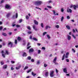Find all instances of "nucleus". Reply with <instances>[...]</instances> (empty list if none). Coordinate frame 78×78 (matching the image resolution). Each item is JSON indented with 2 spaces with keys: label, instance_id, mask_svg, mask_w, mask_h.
Instances as JSON below:
<instances>
[{
  "label": "nucleus",
  "instance_id": "69168bd1",
  "mask_svg": "<svg viewBox=\"0 0 78 78\" xmlns=\"http://www.w3.org/2000/svg\"><path fill=\"white\" fill-rule=\"evenodd\" d=\"M42 49L43 50H45V47H43L42 48Z\"/></svg>",
  "mask_w": 78,
  "mask_h": 78
},
{
  "label": "nucleus",
  "instance_id": "a878e982",
  "mask_svg": "<svg viewBox=\"0 0 78 78\" xmlns=\"http://www.w3.org/2000/svg\"><path fill=\"white\" fill-rule=\"evenodd\" d=\"M26 18L27 20H28V19H29V16H28V15H27L26 16Z\"/></svg>",
  "mask_w": 78,
  "mask_h": 78
},
{
  "label": "nucleus",
  "instance_id": "aec40b11",
  "mask_svg": "<svg viewBox=\"0 0 78 78\" xmlns=\"http://www.w3.org/2000/svg\"><path fill=\"white\" fill-rule=\"evenodd\" d=\"M33 40H34V41H38L37 39L35 37L33 38Z\"/></svg>",
  "mask_w": 78,
  "mask_h": 78
},
{
  "label": "nucleus",
  "instance_id": "39448f33",
  "mask_svg": "<svg viewBox=\"0 0 78 78\" xmlns=\"http://www.w3.org/2000/svg\"><path fill=\"white\" fill-rule=\"evenodd\" d=\"M51 73H50V75L51 76L53 77L54 76V75H53V73H54V71H51Z\"/></svg>",
  "mask_w": 78,
  "mask_h": 78
},
{
  "label": "nucleus",
  "instance_id": "6ab92c4d",
  "mask_svg": "<svg viewBox=\"0 0 78 78\" xmlns=\"http://www.w3.org/2000/svg\"><path fill=\"white\" fill-rule=\"evenodd\" d=\"M52 11L53 12V14L54 15V16H56V14L55 13V10H52Z\"/></svg>",
  "mask_w": 78,
  "mask_h": 78
},
{
  "label": "nucleus",
  "instance_id": "5fc2aeb1",
  "mask_svg": "<svg viewBox=\"0 0 78 78\" xmlns=\"http://www.w3.org/2000/svg\"><path fill=\"white\" fill-rule=\"evenodd\" d=\"M38 54H40L41 53V50H38Z\"/></svg>",
  "mask_w": 78,
  "mask_h": 78
},
{
  "label": "nucleus",
  "instance_id": "2eb2a0df",
  "mask_svg": "<svg viewBox=\"0 0 78 78\" xmlns=\"http://www.w3.org/2000/svg\"><path fill=\"white\" fill-rule=\"evenodd\" d=\"M6 67H7V65H4L3 66V69H6Z\"/></svg>",
  "mask_w": 78,
  "mask_h": 78
},
{
  "label": "nucleus",
  "instance_id": "4c0bfd02",
  "mask_svg": "<svg viewBox=\"0 0 78 78\" xmlns=\"http://www.w3.org/2000/svg\"><path fill=\"white\" fill-rule=\"evenodd\" d=\"M16 27L17 28H19V27H20V25H17L16 26Z\"/></svg>",
  "mask_w": 78,
  "mask_h": 78
},
{
  "label": "nucleus",
  "instance_id": "f8f14e48",
  "mask_svg": "<svg viewBox=\"0 0 78 78\" xmlns=\"http://www.w3.org/2000/svg\"><path fill=\"white\" fill-rule=\"evenodd\" d=\"M10 16H11V13H8L7 14L6 17L7 18H8V17H9Z\"/></svg>",
  "mask_w": 78,
  "mask_h": 78
},
{
  "label": "nucleus",
  "instance_id": "f03ea898",
  "mask_svg": "<svg viewBox=\"0 0 78 78\" xmlns=\"http://www.w3.org/2000/svg\"><path fill=\"white\" fill-rule=\"evenodd\" d=\"M8 46L9 47H12L13 46V43L11 41H9L8 44Z\"/></svg>",
  "mask_w": 78,
  "mask_h": 78
},
{
  "label": "nucleus",
  "instance_id": "6e6552de",
  "mask_svg": "<svg viewBox=\"0 0 78 78\" xmlns=\"http://www.w3.org/2000/svg\"><path fill=\"white\" fill-rule=\"evenodd\" d=\"M33 29L35 30V31H37L38 30L36 28V25H34L33 26Z\"/></svg>",
  "mask_w": 78,
  "mask_h": 78
},
{
  "label": "nucleus",
  "instance_id": "b1692460",
  "mask_svg": "<svg viewBox=\"0 0 78 78\" xmlns=\"http://www.w3.org/2000/svg\"><path fill=\"white\" fill-rule=\"evenodd\" d=\"M55 27H56V28H59V25H56L55 26Z\"/></svg>",
  "mask_w": 78,
  "mask_h": 78
},
{
  "label": "nucleus",
  "instance_id": "9d476101",
  "mask_svg": "<svg viewBox=\"0 0 78 78\" xmlns=\"http://www.w3.org/2000/svg\"><path fill=\"white\" fill-rule=\"evenodd\" d=\"M67 37L68 40V41H70V40L71 39V36H70L69 35H68L67 36Z\"/></svg>",
  "mask_w": 78,
  "mask_h": 78
},
{
  "label": "nucleus",
  "instance_id": "37998d69",
  "mask_svg": "<svg viewBox=\"0 0 78 78\" xmlns=\"http://www.w3.org/2000/svg\"><path fill=\"white\" fill-rule=\"evenodd\" d=\"M31 70V69H29L28 71H27V73H29V72H30Z\"/></svg>",
  "mask_w": 78,
  "mask_h": 78
},
{
  "label": "nucleus",
  "instance_id": "f257e3e1",
  "mask_svg": "<svg viewBox=\"0 0 78 78\" xmlns=\"http://www.w3.org/2000/svg\"><path fill=\"white\" fill-rule=\"evenodd\" d=\"M42 4V1H38L35 2V4L36 5H41V4Z\"/></svg>",
  "mask_w": 78,
  "mask_h": 78
},
{
  "label": "nucleus",
  "instance_id": "774afa93",
  "mask_svg": "<svg viewBox=\"0 0 78 78\" xmlns=\"http://www.w3.org/2000/svg\"><path fill=\"white\" fill-rule=\"evenodd\" d=\"M73 33H75V30L74 29H73Z\"/></svg>",
  "mask_w": 78,
  "mask_h": 78
},
{
  "label": "nucleus",
  "instance_id": "13d9d810",
  "mask_svg": "<svg viewBox=\"0 0 78 78\" xmlns=\"http://www.w3.org/2000/svg\"><path fill=\"white\" fill-rule=\"evenodd\" d=\"M31 62H34V59H32L31 60Z\"/></svg>",
  "mask_w": 78,
  "mask_h": 78
},
{
  "label": "nucleus",
  "instance_id": "ddd939ff",
  "mask_svg": "<svg viewBox=\"0 0 78 78\" xmlns=\"http://www.w3.org/2000/svg\"><path fill=\"white\" fill-rule=\"evenodd\" d=\"M66 28H67L68 29V30H70V26H69L68 25H67L66 26Z\"/></svg>",
  "mask_w": 78,
  "mask_h": 78
},
{
  "label": "nucleus",
  "instance_id": "58836bf2",
  "mask_svg": "<svg viewBox=\"0 0 78 78\" xmlns=\"http://www.w3.org/2000/svg\"><path fill=\"white\" fill-rule=\"evenodd\" d=\"M18 41H20V40H21V38H20V37H18Z\"/></svg>",
  "mask_w": 78,
  "mask_h": 78
},
{
  "label": "nucleus",
  "instance_id": "864d4df0",
  "mask_svg": "<svg viewBox=\"0 0 78 78\" xmlns=\"http://www.w3.org/2000/svg\"><path fill=\"white\" fill-rule=\"evenodd\" d=\"M8 34H9V35L10 36H11V34H12V33L9 32L8 33Z\"/></svg>",
  "mask_w": 78,
  "mask_h": 78
},
{
  "label": "nucleus",
  "instance_id": "338daca9",
  "mask_svg": "<svg viewBox=\"0 0 78 78\" xmlns=\"http://www.w3.org/2000/svg\"><path fill=\"white\" fill-rule=\"evenodd\" d=\"M11 63L12 64H14V63L15 62L14 61H11Z\"/></svg>",
  "mask_w": 78,
  "mask_h": 78
},
{
  "label": "nucleus",
  "instance_id": "49530a36",
  "mask_svg": "<svg viewBox=\"0 0 78 78\" xmlns=\"http://www.w3.org/2000/svg\"><path fill=\"white\" fill-rule=\"evenodd\" d=\"M22 22V19H20L19 20V23H21Z\"/></svg>",
  "mask_w": 78,
  "mask_h": 78
},
{
  "label": "nucleus",
  "instance_id": "4be33fe9",
  "mask_svg": "<svg viewBox=\"0 0 78 78\" xmlns=\"http://www.w3.org/2000/svg\"><path fill=\"white\" fill-rule=\"evenodd\" d=\"M48 72H46L45 74V76H48Z\"/></svg>",
  "mask_w": 78,
  "mask_h": 78
},
{
  "label": "nucleus",
  "instance_id": "a19ab883",
  "mask_svg": "<svg viewBox=\"0 0 78 78\" xmlns=\"http://www.w3.org/2000/svg\"><path fill=\"white\" fill-rule=\"evenodd\" d=\"M72 36H73V38H74V39H76V37L73 34L72 35Z\"/></svg>",
  "mask_w": 78,
  "mask_h": 78
},
{
  "label": "nucleus",
  "instance_id": "79ce46f5",
  "mask_svg": "<svg viewBox=\"0 0 78 78\" xmlns=\"http://www.w3.org/2000/svg\"><path fill=\"white\" fill-rule=\"evenodd\" d=\"M47 65L46 64H44V67H47Z\"/></svg>",
  "mask_w": 78,
  "mask_h": 78
},
{
  "label": "nucleus",
  "instance_id": "c85d7f7f",
  "mask_svg": "<svg viewBox=\"0 0 78 78\" xmlns=\"http://www.w3.org/2000/svg\"><path fill=\"white\" fill-rule=\"evenodd\" d=\"M41 26L42 28H44V24L43 23H41Z\"/></svg>",
  "mask_w": 78,
  "mask_h": 78
},
{
  "label": "nucleus",
  "instance_id": "c9c22d12",
  "mask_svg": "<svg viewBox=\"0 0 78 78\" xmlns=\"http://www.w3.org/2000/svg\"><path fill=\"white\" fill-rule=\"evenodd\" d=\"M28 34H32V32L31 31H29L27 32Z\"/></svg>",
  "mask_w": 78,
  "mask_h": 78
},
{
  "label": "nucleus",
  "instance_id": "4468645a",
  "mask_svg": "<svg viewBox=\"0 0 78 78\" xmlns=\"http://www.w3.org/2000/svg\"><path fill=\"white\" fill-rule=\"evenodd\" d=\"M2 35H3V36H7V34H6L4 33H2Z\"/></svg>",
  "mask_w": 78,
  "mask_h": 78
},
{
  "label": "nucleus",
  "instance_id": "1a4fd4ad",
  "mask_svg": "<svg viewBox=\"0 0 78 78\" xmlns=\"http://www.w3.org/2000/svg\"><path fill=\"white\" fill-rule=\"evenodd\" d=\"M34 22L35 25H38V24H39V23L37 21H36V20H34Z\"/></svg>",
  "mask_w": 78,
  "mask_h": 78
},
{
  "label": "nucleus",
  "instance_id": "f704fd0d",
  "mask_svg": "<svg viewBox=\"0 0 78 78\" xmlns=\"http://www.w3.org/2000/svg\"><path fill=\"white\" fill-rule=\"evenodd\" d=\"M48 28V25L46 26V27H45V29L47 30Z\"/></svg>",
  "mask_w": 78,
  "mask_h": 78
},
{
  "label": "nucleus",
  "instance_id": "7ed1b4c3",
  "mask_svg": "<svg viewBox=\"0 0 78 78\" xmlns=\"http://www.w3.org/2000/svg\"><path fill=\"white\" fill-rule=\"evenodd\" d=\"M18 17V13H16L15 15H13L12 16V18L13 19H15V18H17V17Z\"/></svg>",
  "mask_w": 78,
  "mask_h": 78
},
{
  "label": "nucleus",
  "instance_id": "c756f323",
  "mask_svg": "<svg viewBox=\"0 0 78 78\" xmlns=\"http://www.w3.org/2000/svg\"><path fill=\"white\" fill-rule=\"evenodd\" d=\"M47 34L46 32H44L43 34V36H45Z\"/></svg>",
  "mask_w": 78,
  "mask_h": 78
},
{
  "label": "nucleus",
  "instance_id": "2f4dec72",
  "mask_svg": "<svg viewBox=\"0 0 78 78\" xmlns=\"http://www.w3.org/2000/svg\"><path fill=\"white\" fill-rule=\"evenodd\" d=\"M27 29H28L29 30H31V28H30V26H28L27 27Z\"/></svg>",
  "mask_w": 78,
  "mask_h": 78
},
{
  "label": "nucleus",
  "instance_id": "4d7b16f0",
  "mask_svg": "<svg viewBox=\"0 0 78 78\" xmlns=\"http://www.w3.org/2000/svg\"><path fill=\"white\" fill-rule=\"evenodd\" d=\"M69 55V52H67L66 54V56H68V55Z\"/></svg>",
  "mask_w": 78,
  "mask_h": 78
},
{
  "label": "nucleus",
  "instance_id": "6e6d98bb",
  "mask_svg": "<svg viewBox=\"0 0 78 78\" xmlns=\"http://www.w3.org/2000/svg\"><path fill=\"white\" fill-rule=\"evenodd\" d=\"M37 45H38V46H40V45H41V44L39 43H37Z\"/></svg>",
  "mask_w": 78,
  "mask_h": 78
},
{
  "label": "nucleus",
  "instance_id": "603ef678",
  "mask_svg": "<svg viewBox=\"0 0 78 78\" xmlns=\"http://www.w3.org/2000/svg\"><path fill=\"white\" fill-rule=\"evenodd\" d=\"M61 12H64V9H62H62H61Z\"/></svg>",
  "mask_w": 78,
  "mask_h": 78
},
{
  "label": "nucleus",
  "instance_id": "20e7f679",
  "mask_svg": "<svg viewBox=\"0 0 78 78\" xmlns=\"http://www.w3.org/2000/svg\"><path fill=\"white\" fill-rule=\"evenodd\" d=\"M72 10L70 9H69V8L68 7L67 9V12H70V13H72Z\"/></svg>",
  "mask_w": 78,
  "mask_h": 78
},
{
  "label": "nucleus",
  "instance_id": "0eeeda50",
  "mask_svg": "<svg viewBox=\"0 0 78 78\" xmlns=\"http://www.w3.org/2000/svg\"><path fill=\"white\" fill-rule=\"evenodd\" d=\"M34 51V49L33 48H31L29 49V53H32Z\"/></svg>",
  "mask_w": 78,
  "mask_h": 78
},
{
  "label": "nucleus",
  "instance_id": "423d86ee",
  "mask_svg": "<svg viewBox=\"0 0 78 78\" xmlns=\"http://www.w3.org/2000/svg\"><path fill=\"white\" fill-rule=\"evenodd\" d=\"M63 71L64 73H67V68H64Z\"/></svg>",
  "mask_w": 78,
  "mask_h": 78
},
{
  "label": "nucleus",
  "instance_id": "393cba45",
  "mask_svg": "<svg viewBox=\"0 0 78 78\" xmlns=\"http://www.w3.org/2000/svg\"><path fill=\"white\" fill-rule=\"evenodd\" d=\"M32 75H33V76H35L36 75V74H34V73L32 72Z\"/></svg>",
  "mask_w": 78,
  "mask_h": 78
},
{
  "label": "nucleus",
  "instance_id": "bf43d9fd",
  "mask_svg": "<svg viewBox=\"0 0 78 78\" xmlns=\"http://www.w3.org/2000/svg\"><path fill=\"white\" fill-rule=\"evenodd\" d=\"M66 60L67 62H69V59H66Z\"/></svg>",
  "mask_w": 78,
  "mask_h": 78
},
{
  "label": "nucleus",
  "instance_id": "bb28decb",
  "mask_svg": "<svg viewBox=\"0 0 78 78\" xmlns=\"http://www.w3.org/2000/svg\"><path fill=\"white\" fill-rule=\"evenodd\" d=\"M47 36L48 39H50V35H49V34H47Z\"/></svg>",
  "mask_w": 78,
  "mask_h": 78
},
{
  "label": "nucleus",
  "instance_id": "473e14b6",
  "mask_svg": "<svg viewBox=\"0 0 78 78\" xmlns=\"http://www.w3.org/2000/svg\"><path fill=\"white\" fill-rule=\"evenodd\" d=\"M64 20V16H62L61 18V22H62V20Z\"/></svg>",
  "mask_w": 78,
  "mask_h": 78
},
{
  "label": "nucleus",
  "instance_id": "09e8293b",
  "mask_svg": "<svg viewBox=\"0 0 78 78\" xmlns=\"http://www.w3.org/2000/svg\"><path fill=\"white\" fill-rule=\"evenodd\" d=\"M67 18L68 19H70V16H67Z\"/></svg>",
  "mask_w": 78,
  "mask_h": 78
},
{
  "label": "nucleus",
  "instance_id": "3c124183",
  "mask_svg": "<svg viewBox=\"0 0 78 78\" xmlns=\"http://www.w3.org/2000/svg\"><path fill=\"white\" fill-rule=\"evenodd\" d=\"M54 63H55V65H58V63H57V62H54Z\"/></svg>",
  "mask_w": 78,
  "mask_h": 78
},
{
  "label": "nucleus",
  "instance_id": "680f3d73",
  "mask_svg": "<svg viewBox=\"0 0 78 78\" xmlns=\"http://www.w3.org/2000/svg\"><path fill=\"white\" fill-rule=\"evenodd\" d=\"M14 69L13 68V67H11V69L12 70H14Z\"/></svg>",
  "mask_w": 78,
  "mask_h": 78
},
{
  "label": "nucleus",
  "instance_id": "412c9836",
  "mask_svg": "<svg viewBox=\"0 0 78 78\" xmlns=\"http://www.w3.org/2000/svg\"><path fill=\"white\" fill-rule=\"evenodd\" d=\"M37 65L39 64H40V61L39 60L37 61Z\"/></svg>",
  "mask_w": 78,
  "mask_h": 78
},
{
  "label": "nucleus",
  "instance_id": "72a5a7b5",
  "mask_svg": "<svg viewBox=\"0 0 78 78\" xmlns=\"http://www.w3.org/2000/svg\"><path fill=\"white\" fill-rule=\"evenodd\" d=\"M5 53L6 54H7V55H9V53H8V51L7 50L5 51Z\"/></svg>",
  "mask_w": 78,
  "mask_h": 78
},
{
  "label": "nucleus",
  "instance_id": "e433bc0d",
  "mask_svg": "<svg viewBox=\"0 0 78 78\" xmlns=\"http://www.w3.org/2000/svg\"><path fill=\"white\" fill-rule=\"evenodd\" d=\"M27 59H28L29 60H30L31 59V58L30 56H29L27 57Z\"/></svg>",
  "mask_w": 78,
  "mask_h": 78
},
{
  "label": "nucleus",
  "instance_id": "de8ad7c7",
  "mask_svg": "<svg viewBox=\"0 0 78 78\" xmlns=\"http://www.w3.org/2000/svg\"><path fill=\"white\" fill-rule=\"evenodd\" d=\"M4 2V0H2L1 1L0 3H2Z\"/></svg>",
  "mask_w": 78,
  "mask_h": 78
},
{
  "label": "nucleus",
  "instance_id": "052dcab7",
  "mask_svg": "<svg viewBox=\"0 0 78 78\" xmlns=\"http://www.w3.org/2000/svg\"><path fill=\"white\" fill-rule=\"evenodd\" d=\"M6 30V28H5L3 30V31H5V30Z\"/></svg>",
  "mask_w": 78,
  "mask_h": 78
},
{
  "label": "nucleus",
  "instance_id": "e2e57ef3",
  "mask_svg": "<svg viewBox=\"0 0 78 78\" xmlns=\"http://www.w3.org/2000/svg\"><path fill=\"white\" fill-rule=\"evenodd\" d=\"M52 2L51 1H49L48 2V3H51Z\"/></svg>",
  "mask_w": 78,
  "mask_h": 78
},
{
  "label": "nucleus",
  "instance_id": "c03bdc74",
  "mask_svg": "<svg viewBox=\"0 0 78 78\" xmlns=\"http://www.w3.org/2000/svg\"><path fill=\"white\" fill-rule=\"evenodd\" d=\"M15 43L16 44H17V40H15Z\"/></svg>",
  "mask_w": 78,
  "mask_h": 78
},
{
  "label": "nucleus",
  "instance_id": "a211bd4d",
  "mask_svg": "<svg viewBox=\"0 0 78 78\" xmlns=\"http://www.w3.org/2000/svg\"><path fill=\"white\" fill-rule=\"evenodd\" d=\"M27 55L26 53L24 52L23 53V56H27Z\"/></svg>",
  "mask_w": 78,
  "mask_h": 78
},
{
  "label": "nucleus",
  "instance_id": "dca6fc26",
  "mask_svg": "<svg viewBox=\"0 0 78 78\" xmlns=\"http://www.w3.org/2000/svg\"><path fill=\"white\" fill-rule=\"evenodd\" d=\"M20 67H21V65H20L18 67H16V70H18V69H19Z\"/></svg>",
  "mask_w": 78,
  "mask_h": 78
},
{
  "label": "nucleus",
  "instance_id": "ea45409f",
  "mask_svg": "<svg viewBox=\"0 0 78 78\" xmlns=\"http://www.w3.org/2000/svg\"><path fill=\"white\" fill-rule=\"evenodd\" d=\"M3 29V27L2 26L0 27V30L2 31V29Z\"/></svg>",
  "mask_w": 78,
  "mask_h": 78
},
{
  "label": "nucleus",
  "instance_id": "0e129e2a",
  "mask_svg": "<svg viewBox=\"0 0 78 78\" xmlns=\"http://www.w3.org/2000/svg\"><path fill=\"white\" fill-rule=\"evenodd\" d=\"M30 47H31V46H28L27 48V49H29Z\"/></svg>",
  "mask_w": 78,
  "mask_h": 78
},
{
  "label": "nucleus",
  "instance_id": "a18cd8bd",
  "mask_svg": "<svg viewBox=\"0 0 78 78\" xmlns=\"http://www.w3.org/2000/svg\"><path fill=\"white\" fill-rule=\"evenodd\" d=\"M47 7L48 8H50V9L51 8V6H47Z\"/></svg>",
  "mask_w": 78,
  "mask_h": 78
},
{
  "label": "nucleus",
  "instance_id": "cd10ccee",
  "mask_svg": "<svg viewBox=\"0 0 78 78\" xmlns=\"http://www.w3.org/2000/svg\"><path fill=\"white\" fill-rule=\"evenodd\" d=\"M1 65H3L4 64V62L3 61H2L1 62Z\"/></svg>",
  "mask_w": 78,
  "mask_h": 78
},
{
  "label": "nucleus",
  "instance_id": "9b49d317",
  "mask_svg": "<svg viewBox=\"0 0 78 78\" xmlns=\"http://www.w3.org/2000/svg\"><path fill=\"white\" fill-rule=\"evenodd\" d=\"M5 8L7 9H11V7H10V6H9V5H5Z\"/></svg>",
  "mask_w": 78,
  "mask_h": 78
},
{
  "label": "nucleus",
  "instance_id": "5701e85b",
  "mask_svg": "<svg viewBox=\"0 0 78 78\" xmlns=\"http://www.w3.org/2000/svg\"><path fill=\"white\" fill-rule=\"evenodd\" d=\"M28 69V66H26L25 67V68L24 69V70H26V69Z\"/></svg>",
  "mask_w": 78,
  "mask_h": 78
},
{
  "label": "nucleus",
  "instance_id": "f3484780",
  "mask_svg": "<svg viewBox=\"0 0 78 78\" xmlns=\"http://www.w3.org/2000/svg\"><path fill=\"white\" fill-rule=\"evenodd\" d=\"M56 59H57V58H56V57L54 59L53 62H56Z\"/></svg>",
  "mask_w": 78,
  "mask_h": 78
},
{
  "label": "nucleus",
  "instance_id": "7c9ffc66",
  "mask_svg": "<svg viewBox=\"0 0 78 78\" xmlns=\"http://www.w3.org/2000/svg\"><path fill=\"white\" fill-rule=\"evenodd\" d=\"M65 56V54H64V55L63 56L62 60H64V57Z\"/></svg>",
  "mask_w": 78,
  "mask_h": 78
},
{
  "label": "nucleus",
  "instance_id": "8fccbe9b",
  "mask_svg": "<svg viewBox=\"0 0 78 78\" xmlns=\"http://www.w3.org/2000/svg\"><path fill=\"white\" fill-rule=\"evenodd\" d=\"M2 56L3 58H5V55L3 54H2Z\"/></svg>",
  "mask_w": 78,
  "mask_h": 78
}]
</instances>
